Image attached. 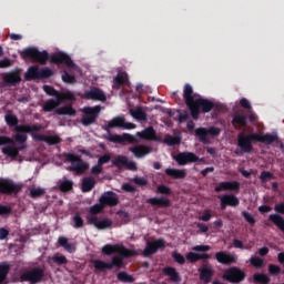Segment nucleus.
<instances>
[{
    "mask_svg": "<svg viewBox=\"0 0 284 284\" xmlns=\"http://www.w3.org/2000/svg\"><path fill=\"white\" fill-rule=\"evenodd\" d=\"M256 133H251L247 135L241 132L237 134V145L242 150V152L250 154V152L254 150L252 143H256Z\"/></svg>",
    "mask_w": 284,
    "mask_h": 284,
    "instance_id": "0eeeda50",
    "label": "nucleus"
},
{
    "mask_svg": "<svg viewBox=\"0 0 284 284\" xmlns=\"http://www.w3.org/2000/svg\"><path fill=\"white\" fill-rule=\"evenodd\" d=\"M26 81H34L37 79V65H32L24 73Z\"/></svg>",
    "mask_w": 284,
    "mask_h": 284,
    "instance_id": "603ef678",
    "label": "nucleus"
},
{
    "mask_svg": "<svg viewBox=\"0 0 284 284\" xmlns=\"http://www.w3.org/2000/svg\"><path fill=\"white\" fill-rule=\"evenodd\" d=\"M19 281L20 283L37 284V268L22 273Z\"/></svg>",
    "mask_w": 284,
    "mask_h": 284,
    "instance_id": "c85d7f7f",
    "label": "nucleus"
},
{
    "mask_svg": "<svg viewBox=\"0 0 284 284\" xmlns=\"http://www.w3.org/2000/svg\"><path fill=\"white\" fill-rule=\"evenodd\" d=\"M82 112L84 115L81 118V123L84 125V128L94 125V123H97V119H99V114H101V105L84 106Z\"/></svg>",
    "mask_w": 284,
    "mask_h": 284,
    "instance_id": "423d86ee",
    "label": "nucleus"
},
{
    "mask_svg": "<svg viewBox=\"0 0 284 284\" xmlns=\"http://www.w3.org/2000/svg\"><path fill=\"white\" fill-rule=\"evenodd\" d=\"M222 278L227 283L239 284L247 278V273L239 266H231L224 271Z\"/></svg>",
    "mask_w": 284,
    "mask_h": 284,
    "instance_id": "39448f33",
    "label": "nucleus"
},
{
    "mask_svg": "<svg viewBox=\"0 0 284 284\" xmlns=\"http://www.w3.org/2000/svg\"><path fill=\"white\" fill-rule=\"evenodd\" d=\"M183 98L186 104V108H189L191 112L192 119L194 121H199V116H201V112L203 114H207L209 112H212L214 110V102H212L209 99H194V89L191 84H185L183 90Z\"/></svg>",
    "mask_w": 284,
    "mask_h": 284,
    "instance_id": "f03ea898",
    "label": "nucleus"
},
{
    "mask_svg": "<svg viewBox=\"0 0 284 284\" xmlns=\"http://www.w3.org/2000/svg\"><path fill=\"white\" fill-rule=\"evenodd\" d=\"M62 81L64 83H77V78H74V75H71L70 73H68V71H64L62 74Z\"/></svg>",
    "mask_w": 284,
    "mask_h": 284,
    "instance_id": "69168bd1",
    "label": "nucleus"
},
{
    "mask_svg": "<svg viewBox=\"0 0 284 284\" xmlns=\"http://www.w3.org/2000/svg\"><path fill=\"white\" fill-rule=\"evenodd\" d=\"M156 191L159 194H165V196H170L172 194V189L163 184L159 185Z\"/></svg>",
    "mask_w": 284,
    "mask_h": 284,
    "instance_id": "0e129e2a",
    "label": "nucleus"
},
{
    "mask_svg": "<svg viewBox=\"0 0 284 284\" xmlns=\"http://www.w3.org/2000/svg\"><path fill=\"white\" fill-rule=\"evenodd\" d=\"M133 183H135V185H139L140 187H145V185H148V179L135 176L133 178Z\"/></svg>",
    "mask_w": 284,
    "mask_h": 284,
    "instance_id": "338daca9",
    "label": "nucleus"
},
{
    "mask_svg": "<svg viewBox=\"0 0 284 284\" xmlns=\"http://www.w3.org/2000/svg\"><path fill=\"white\" fill-rule=\"evenodd\" d=\"M73 221V227L75 230H81V227H83L84 222H83V217H81V213H75L72 217Z\"/></svg>",
    "mask_w": 284,
    "mask_h": 284,
    "instance_id": "864d4df0",
    "label": "nucleus"
},
{
    "mask_svg": "<svg viewBox=\"0 0 284 284\" xmlns=\"http://www.w3.org/2000/svg\"><path fill=\"white\" fill-rule=\"evenodd\" d=\"M58 243L60 247H63L65 252H69V254H74L77 252V246L68 241V237L60 236L58 237Z\"/></svg>",
    "mask_w": 284,
    "mask_h": 284,
    "instance_id": "72a5a7b5",
    "label": "nucleus"
},
{
    "mask_svg": "<svg viewBox=\"0 0 284 284\" xmlns=\"http://www.w3.org/2000/svg\"><path fill=\"white\" fill-rule=\"evenodd\" d=\"M124 119H125L124 116L113 118L111 121L108 122V125L103 126V130H105V132H110V130L114 128H123Z\"/></svg>",
    "mask_w": 284,
    "mask_h": 284,
    "instance_id": "f704fd0d",
    "label": "nucleus"
},
{
    "mask_svg": "<svg viewBox=\"0 0 284 284\" xmlns=\"http://www.w3.org/2000/svg\"><path fill=\"white\" fill-rule=\"evenodd\" d=\"M116 215L120 216V219L124 225H128V223H130V213H128L125 211H118Z\"/></svg>",
    "mask_w": 284,
    "mask_h": 284,
    "instance_id": "052dcab7",
    "label": "nucleus"
},
{
    "mask_svg": "<svg viewBox=\"0 0 284 284\" xmlns=\"http://www.w3.org/2000/svg\"><path fill=\"white\" fill-rule=\"evenodd\" d=\"M165 276L170 277L171 283H181V274L176 272V268L172 266H166L162 270Z\"/></svg>",
    "mask_w": 284,
    "mask_h": 284,
    "instance_id": "7c9ffc66",
    "label": "nucleus"
},
{
    "mask_svg": "<svg viewBox=\"0 0 284 284\" xmlns=\"http://www.w3.org/2000/svg\"><path fill=\"white\" fill-rule=\"evenodd\" d=\"M103 204L99 202V204H94L93 206L90 207V214H100V212H103Z\"/></svg>",
    "mask_w": 284,
    "mask_h": 284,
    "instance_id": "774afa93",
    "label": "nucleus"
},
{
    "mask_svg": "<svg viewBox=\"0 0 284 284\" xmlns=\"http://www.w3.org/2000/svg\"><path fill=\"white\" fill-rule=\"evenodd\" d=\"M241 183L237 181H225L221 182L217 186L214 187V192H240Z\"/></svg>",
    "mask_w": 284,
    "mask_h": 284,
    "instance_id": "a211bd4d",
    "label": "nucleus"
},
{
    "mask_svg": "<svg viewBox=\"0 0 284 284\" xmlns=\"http://www.w3.org/2000/svg\"><path fill=\"white\" fill-rule=\"evenodd\" d=\"M20 57L23 61H29L30 63H37V47H29L20 51Z\"/></svg>",
    "mask_w": 284,
    "mask_h": 284,
    "instance_id": "b1692460",
    "label": "nucleus"
},
{
    "mask_svg": "<svg viewBox=\"0 0 284 284\" xmlns=\"http://www.w3.org/2000/svg\"><path fill=\"white\" fill-rule=\"evenodd\" d=\"M221 135V129L216 126H210L209 129L200 126L195 129V136H197L199 141L201 143H204V145H207L210 143V138L207 136H220Z\"/></svg>",
    "mask_w": 284,
    "mask_h": 284,
    "instance_id": "6e6552de",
    "label": "nucleus"
},
{
    "mask_svg": "<svg viewBox=\"0 0 284 284\" xmlns=\"http://www.w3.org/2000/svg\"><path fill=\"white\" fill-rule=\"evenodd\" d=\"M232 125L237 130L239 128H247V114L244 112L234 113Z\"/></svg>",
    "mask_w": 284,
    "mask_h": 284,
    "instance_id": "393cba45",
    "label": "nucleus"
},
{
    "mask_svg": "<svg viewBox=\"0 0 284 284\" xmlns=\"http://www.w3.org/2000/svg\"><path fill=\"white\" fill-rule=\"evenodd\" d=\"M2 81L6 85H19L21 83V75L18 72L4 73Z\"/></svg>",
    "mask_w": 284,
    "mask_h": 284,
    "instance_id": "a878e982",
    "label": "nucleus"
},
{
    "mask_svg": "<svg viewBox=\"0 0 284 284\" xmlns=\"http://www.w3.org/2000/svg\"><path fill=\"white\" fill-rule=\"evenodd\" d=\"M163 141L165 145H169L170 148L174 145H181V136L165 134Z\"/></svg>",
    "mask_w": 284,
    "mask_h": 284,
    "instance_id": "c03bdc74",
    "label": "nucleus"
},
{
    "mask_svg": "<svg viewBox=\"0 0 284 284\" xmlns=\"http://www.w3.org/2000/svg\"><path fill=\"white\" fill-rule=\"evenodd\" d=\"M85 98L92 99L93 101H105L106 99L105 93L97 88L85 91Z\"/></svg>",
    "mask_w": 284,
    "mask_h": 284,
    "instance_id": "2f4dec72",
    "label": "nucleus"
},
{
    "mask_svg": "<svg viewBox=\"0 0 284 284\" xmlns=\"http://www.w3.org/2000/svg\"><path fill=\"white\" fill-rule=\"evenodd\" d=\"M272 179H274V173L270 171H263L260 174V180L262 181V183H267V181H272Z\"/></svg>",
    "mask_w": 284,
    "mask_h": 284,
    "instance_id": "bf43d9fd",
    "label": "nucleus"
},
{
    "mask_svg": "<svg viewBox=\"0 0 284 284\" xmlns=\"http://www.w3.org/2000/svg\"><path fill=\"white\" fill-rule=\"evenodd\" d=\"M24 149H26V145L18 146V148L4 145L2 148V154H6L10 159H17V156H19V152H21V150H24Z\"/></svg>",
    "mask_w": 284,
    "mask_h": 284,
    "instance_id": "473e14b6",
    "label": "nucleus"
},
{
    "mask_svg": "<svg viewBox=\"0 0 284 284\" xmlns=\"http://www.w3.org/2000/svg\"><path fill=\"white\" fill-rule=\"evenodd\" d=\"M165 174L172 179H185V176H187V172L181 169H166Z\"/></svg>",
    "mask_w": 284,
    "mask_h": 284,
    "instance_id": "4c0bfd02",
    "label": "nucleus"
},
{
    "mask_svg": "<svg viewBox=\"0 0 284 284\" xmlns=\"http://www.w3.org/2000/svg\"><path fill=\"white\" fill-rule=\"evenodd\" d=\"M106 139L111 143H120V145H123V143H139V139L130 133H123L122 135L110 133Z\"/></svg>",
    "mask_w": 284,
    "mask_h": 284,
    "instance_id": "ddd939ff",
    "label": "nucleus"
},
{
    "mask_svg": "<svg viewBox=\"0 0 284 284\" xmlns=\"http://www.w3.org/2000/svg\"><path fill=\"white\" fill-rule=\"evenodd\" d=\"M8 274H10V263L1 262L0 263V284L6 283L8 278Z\"/></svg>",
    "mask_w": 284,
    "mask_h": 284,
    "instance_id": "58836bf2",
    "label": "nucleus"
},
{
    "mask_svg": "<svg viewBox=\"0 0 284 284\" xmlns=\"http://www.w3.org/2000/svg\"><path fill=\"white\" fill-rule=\"evenodd\" d=\"M121 248L119 245L106 244L102 247V254L111 256V254H116V250Z\"/></svg>",
    "mask_w": 284,
    "mask_h": 284,
    "instance_id": "8fccbe9b",
    "label": "nucleus"
},
{
    "mask_svg": "<svg viewBox=\"0 0 284 284\" xmlns=\"http://www.w3.org/2000/svg\"><path fill=\"white\" fill-rule=\"evenodd\" d=\"M55 114L74 116V114H77V111L74 110V108H72V105H67V106L57 109Z\"/></svg>",
    "mask_w": 284,
    "mask_h": 284,
    "instance_id": "a18cd8bd",
    "label": "nucleus"
},
{
    "mask_svg": "<svg viewBox=\"0 0 284 284\" xmlns=\"http://www.w3.org/2000/svg\"><path fill=\"white\" fill-rule=\"evenodd\" d=\"M6 123L10 128H14V132L17 134L12 138H8L6 135H0V145H12L14 146L16 143L23 144L26 141H28V135L31 134L33 141H37V124H20L19 125V119L17 115L12 114L11 111H9L6 116Z\"/></svg>",
    "mask_w": 284,
    "mask_h": 284,
    "instance_id": "f257e3e1",
    "label": "nucleus"
},
{
    "mask_svg": "<svg viewBox=\"0 0 284 284\" xmlns=\"http://www.w3.org/2000/svg\"><path fill=\"white\" fill-rule=\"evenodd\" d=\"M132 154H134L135 159H143V156H146V154H152V149L151 146L148 145H135L133 148L129 149Z\"/></svg>",
    "mask_w": 284,
    "mask_h": 284,
    "instance_id": "5701e85b",
    "label": "nucleus"
},
{
    "mask_svg": "<svg viewBox=\"0 0 284 284\" xmlns=\"http://www.w3.org/2000/svg\"><path fill=\"white\" fill-rule=\"evenodd\" d=\"M58 185L60 192H70L74 187V182L72 180H60Z\"/></svg>",
    "mask_w": 284,
    "mask_h": 284,
    "instance_id": "49530a36",
    "label": "nucleus"
},
{
    "mask_svg": "<svg viewBox=\"0 0 284 284\" xmlns=\"http://www.w3.org/2000/svg\"><path fill=\"white\" fill-rule=\"evenodd\" d=\"M19 192H21V185L10 180H0V194H19Z\"/></svg>",
    "mask_w": 284,
    "mask_h": 284,
    "instance_id": "2eb2a0df",
    "label": "nucleus"
},
{
    "mask_svg": "<svg viewBox=\"0 0 284 284\" xmlns=\"http://www.w3.org/2000/svg\"><path fill=\"white\" fill-rule=\"evenodd\" d=\"M172 258L175 261V263H179V265H185V256H183V254L173 252Z\"/></svg>",
    "mask_w": 284,
    "mask_h": 284,
    "instance_id": "680f3d73",
    "label": "nucleus"
},
{
    "mask_svg": "<svg viewBox=\"0 0 284 284\" xmlns=\"http://www.w3.org/2000/svg\"><path fill=\"white\" fill-rule=\"evenodd\" d=\"M37 141H42L43 143H47V145H59L61 141V136L58 134H37Z\"/></svg>",
    "mask_w": 284,
    "mask_h": 284,
    "instance_id": "412c9836",
    "label": "nucleus"
},
{
    "mask_svg": "<svg viewBox=\"0 0 284 284\" xmlns=\"http://www.w3.org/2000/svg\"><path fill=\"white\" fill-rule=\"evenodd\" d=\"M51 261L55 263V265H68V257L64 255H54L51 257Z\"/></svg>",
    "mask_w": 284,
    "mask_h": 284,
    "instance_id": "4d7b16f0",
    "label": "nucleus"
},
{
    "mask_svg": "<svg viewBox=\"0 0 284 284\" xmlns=\"http://www.w3.org/2000/svg\"><path fill=\"white\" fill-rule=\"evenodd\" d=\"M251 265L256 267V270H261V267H265V261L258 256H251L250 258Z\"/></svg>",
    "mask_w": 284,
    "mask_h": 284,
    "instance_id": "3c124183",
    "label": "nucleus"
},
{
    "mask_svg": "<svg viewBox=\"0 0 284 284\" xmlns=\"http://www.w3.org/2000/svg\"><path fill=\"white\" fill-rule=\"evenodd\" d=\"M240 204H241V201L234 194H225L220 197L221 210H225L227 206L239 207Z\"/></svg>",
    "mask_w": 284,
    "mask_h": 284,
    "instance_id": "6ab92c4d",
    "label": "nucleus"
},
{
    "mask_svg": "<svg viewBox=\"0 0 284 284\" xmlns=\"http://www.w3.org/2000/svg\"><path fill=\"white\" fill-rule=\"evenodd\" d=\"M50 62L55 63V65H67V68H74V61L72 58L64 52H57L50 55Z\"/></svg>",
    "mask_w": 284,
    "mask_h": 284,
    "instance_id": "9d476101",
    "label": "nucleus"
},
{
    "mask_svg": "<svg viewBox=\"0 0 284 284\" xmlns=\"http://www.w3.org/2000/svg\"><path fill=\"white\" fill-rule=\"evenodd\" d=\"M200 281L204 284L212 283V278H214L215 271L210 264H203L199 270Z\"/></svg>",
    "mask_w": 284,
    "mask_h": 284,
    "instance_id": "f3484780",
    "label": "nucleus"
},
{
    "mask_svg": "<svg viewBox=\"0 0 284 284\" xmlns=\"http://www.w3.org/2000/svg\"><path fill=\"white\" fill-rule=\"evenodd\" d=\"M58 99L60 103H63V101H74V93L72 91L60 92Z\"/></svg>",
    "mask_w": 284,
    "mask_h": 284,
    "instance_id": "5fc2aeb1",
    "label": "nucleus"
},
{
    "mask_svg": "<svg viewBox=\"0 0 284 284\" xmlns=\"http://www.w3.org/2000/svg\"><path fill=\"white\" fill-rule=\"evenodd\" d=\"M268 274H271V276H278V274H281V266L275 264H270Z\"/></svg>",
    "mask_w": 284,
    "mask_h": 284,
    "instance_id": "e2e57ef3",
    "label": "nucleus"
},
{
    "mask_svg": "<svg viewBox=\"0 0 284 284\" xmlns=\"http://www.w3.org/2000/svg\"><path fill=\"white\" fill-rule=\"evenodd\" d=\"M271 281L270 276L265 273H255L253 275V283L255 284H270Z\"/></svg>",
    "mask_w": 284,
    "mask_h": 284,
    "instance_id": "37998d69",
    "label": "nucleus"
},
{
    "mask_svg": "<svg viewBox=\"0 0 284 284\" xmlns=\"http://www.w3.org/2000/svg\"><path fill=\"white\" fill-rule=\"evenodd\" d=\"M94 185H97V180L94 178H84L82 180L81 190L82 192H92V190H94Z\"/></svg>",
    "mask_w": 284,
    "mask_h": 284,
    "instance_id": "e433bc0d",
    "label": "nucleus"
},
{
    "mask_svg": "<svg viewBox=\"0 0 284 284\" xmlns=\"http://www.w3.org/2000/svg\"><path fill=\"white\" fill-rule=\"evenodd\" d=\"M174 161H176L179 165H187V163H196L200 159L199 155L193 152H181L174 156Z\"/></svg>",
    "mask_w": 284,
    "mask_h": 284,
    "instance_id": "dca6fc26",
    "label": "nucleus"
},
{
    "mask_svg": "<svg viewBox=\"0 0 284 284\" xmlns=\"http://www.w3.org/2000/svg\"><path fill=\"white\" fill-rule=\"evenodd\" d=\"M54 74V71L50 68H42V69H37V80L41 81L43 79H50Z\"/></svg>",
    "mask_w": 284,
    "mask_h": 284,
    "instance_id": "ea45409f",
    "label": "nucleus"
},
{
    "mask_svg": "<svg viewBox=\"0 0 284 284\" xmlns=\"http://www.w3.org/2000/svg\"><path fill=\"white\" fill-rule=\"evenodd\" d=\"M115 254H119V255L113 256L110 263L103 262L101 260L93 261V267L95 272H105V270H112V267H122L123 261H125V258H130L136 255L134 251H130L125 246H121L120 248H116Z\"/></svg>",
    "mask_w": 284,
    "mask_h": 284,
    "instance_id": "7ed1b4c3",
    "label": "nucleus"
},
{
    "mask_svg": "<svg viewBox=\"0 0 284 284\" xmlns=\"http://www.w3.org/2000/svg\"><path fill=\"white\" fill-rule=\"evenodd\" d=\"M59 105H61V100H59V98H55V100L51 99L44 103L43 111L52 112V110H55Z\"/></svg>",
    "mask_w": 284,
    "mask_h": 284,
    "instance_id": "79ce46f5",
    "label": "nucleus"
},
{
    "mask_svg": "<svg viewBox=\"0 0 284 284\" xmlns=\"http://www.w3.org/2000/svg\"><path fill=\"white\" fill-rule=\"evenodd\" d=\"M111 162L118 170H121L122 168L131 170V172H136V170H139L136 162L128 160V156L125 155H116Z\"/></svg>",
    "mask_w": 284,
    "mask_h": 284,
    "instance_id": "1a4fd4ad",
    "label": "nucleus"
},
{
    "mask_svg": "<svg viewBox=\"0 0 284 284\" xmlns=\"http://www.w3.org/2000/svg\"><path fill=\"white\" fill-rule=\"evenodd\" d=\"M64 159V163H71L70 166H68L69 172H74L78 176H81L82 174H85L88 170H90V163L83 161L81 155H77L72 152H67L62 154Z\"/></svg>",
    "mask_w": 284,
    "mask_h": 284,
    "instance_id": "20e7f679",
    "label": "nucleus"
},
{
    "mask_svg": "<svg viewBox=\"0 0 284 284\" xmlns=\"http://www.w3.org/2000/svg\"><path fill=\"white\" fill-rule=\"evenodd\" d=\"M136 136H139V139H142L143 141H158L156 131L153 126H149L143 131L138 132Z\"/></svg>",
    "mask_w": 284,
    "mask_h": 284,
    "instance_id": "bb28decb",
    "label": "nucleus"
},
{
    "mask_svg": "<svg viewBox=\"0 0 284 284\" xmlns=\"http://www.w3.org/2000/svg\"><path fill=\"white\" fill-rule=\"evenodd\" d=\"M159 250H165V240L159 239L154 242H146V246L143 251V256L148 258L149 256H152V254H156Z\"/></svg>",
    "mask_w": 284,
    "mask_h": 284,
    "instance_id": "f8f14e48",
    "label": "nucleus"
},
{
    "mask_svg": "<svg viewBox=\"0 0 284 284\" xmlns=\"http://www.w3.org/2000/svg\"><path fill=\"white\" fill-rule=\"evenodd\" d=\"M99 203L104 207H116L119 205V195L113 191H106L100 196Z\"/></svg>",
    "mask_w": 284,
    "mask_h": 284,
    "instance_id": "9b49d317",
    "label": "nucleus"
},
{
    "mask_svg": "<svg viewBox=\"0 0 284 284\" xmlns=\"http://www.w3.org/2000/svg\"><path fill=\"white\" fill-rule=\"evenodd\" d=\"M129 114L136 121H148V113L138 106L136 109H130Z\"/></svg>",
    "mask_w": 284,
    "mask_h": 284,
    "instance_id": "c9c22d12",
    "label": "nucleus"
},
{
    "mask_svg": "<svg viewBox=\"0 0 284 284\" xmlns=\"http://www.w3.org/2000/svg\"><path fill=\"white\" fill-rule=\"evenodd\" d=\"M268 221H272V223H274V225H276V227H278V230H281V232H283V234H284V219H283V216H281L278 214H271L268 216Z\"/></svg>",
    "mask_w": 284,
    "mask_h": 284,
    "instance_id": "a19ab883",
    "label": "nucleus"
},
{
    "mask_svg": "<svg viewBox=\"0 0 284 284\" xmlns=\"http://www.w3.org/2000/svg\"><path fill=\"white\" fill-rule=\"evenodd\" d=\"M48 61H50V54L48 51H37V63L45 65Z\"/></svg>",
    "mask_w": 284,
    "mask_h": 284,
    "instance_id": "09e8293b",
    "label": "nucleus"
},
{
    "mask_svg": "<svg viewBox=\"0 0 284 284\" xmlns=\"http://www.w3.org/2000/svg\"><path fill=\"white\" fill-rule=\"evenodd\" d=\"M88 224L94 225L97 230H110L112 227V220L110 219H98L97 216L88 217Z\"/></svg>",
    "mask_w": 284,
    "mask_h": 284,
    "instance_id": "aec40b11",
    "label": "nucleus"
},
{
    "mask_svg": "<svg viewBox=\"0 0 284 284\" xmlns=\"http://www.w3.org/2000/svg\"><path fill=\"white\" fill-rule=\"evenodd\" d=\"M146 203L152 205V207H170L172 205V202L166 196L150 197L146 200Z\"/></svg>",
    "mask_w": 284,
    "mask_h": 284,
    "instance_id": "4be33fe9",
    "label": "nucleus"
},
{
    "mask_svg": "<svg viewBox=\"0 0 284 284\" xmlns=\"http://www.w3.org/2000/svg\"><path fill=\"white\" fill-rule=\"evenodd\" d=\"M42 88L45 94H48L49 97H55V99H59L60 92L57 91L53 87L44 84Z\"/></svg>",
    "mask_w": 284,
    "mask_h": 284,
    "instance_id": "13d9d810",
    "label": "nucleus"
},
{
    "mask_svg": "<svg viewBox=\"0 0 284 284\" xmlns=\"http://www.w3.org/2000/svg\"><path fill=\"white\" fill-rule=\"evenodd\" d=\"M256 143H265V145H272V143H276L278 141V135L266 133L264 135L260 133H255Z\"/></svg>",
    "mask_w": 284,
    "mask_h": 284,
    "instance_id": "cd10ccee",
    "label": "nucleus"
},
{
    "mask_svg": "<svg viewBox=\"0 0 284 284\" xmlns=\"http://www.w3.org/2000/svg\"><path fill=\"white\" fill-rule=\"evenodd\" d=\"M241 215L243 216L244 221L251 225V227H254L256 225V219H254V215H252L247 211H242Z\"/></svg>",
    "mask_w": 284,
    "mask_h": 284,
    "instance_id": "6e6d98bb",
    "label": "nucleus"
},
{
    "mask_svg": "<svg viewBox=\"0 0 284 284\" xmlns=\"http://www.w3.org/2000/svg\"><path fill=\"white\" fill-rule=\"evenodd\" d=\"M118 281H120V283H134L135 278L125 271H121L118 273Z\"/></svg>",
    "mask_w": 284,
    "mask_h": 284,
    "instance_id": "de8ad7c7",
    "label": "nucleus"
},
{
    "mask_svg": "<svg viewBox=\"0 0 284 284\" xmlns=\"http://www.w3.org/2000/svg\"><path fill=\"white\" fill-rule=\"evenodd\" d=\"M123 85H128V73L119 72L113 79L112 88L113 90H120Z\"/></svg>",
    "mask_w": 284,
    "mask_h": 284,
    "instance_id": "c756f323",
    "label": "nucleus"
},
{
    "mask_svg": "<svg viewBox=\"0 0 284 284\" xmlns=\"http://www.w3.org/2000/svg\"><path fill=\"white\" fill-rule=\"evenodd\" d=\"M215 260L221 265H234L239 261V257L230 251H220L215 253Z\"/></svg>",
    "mask_w": 284,
    "mask_h": 284,
    "instance_id": "4468645a",
    "label": "nucleus"
}]
</instances>
